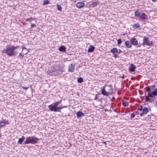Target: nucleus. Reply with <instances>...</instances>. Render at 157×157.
Listing matches in <instances>:
<instances>
[{"label": "nucleus", "instance_id": "nucleus-1", "mask_svg": "<svg viewBox=\"0 0 157 157\" xmlns=\"http://www.w3.org/2000/svg\"><path fill=\"white\" fill-rule=\"evenodd\" d=\"M60 101H56L49 105L48 106L49 110L51 111L54 112H60V110L62 109L63 107L61 106H58Z\"/></svg>", "mask_w": 157, "mask_h": 157}, {"label": "nucleus", "instance_id": "nucleus-2", "mask_svg": "<svg viewBox=\"0 0 157 157\" xmlns=\"http://www.w3.org/2000/svg\"><path fill=\"white\" fill-rule=\"evenodd\" d=\"M39 139L34 136H29L26 137L24 144H35L37 143Z\"/></svg>", "mask_w": 157, "mask_h": 157}, {"label": "nucleus", "instance_id": "nucleus-3", "mask_svg": "<svg viewBox=\"0 0 157 157\" xmlns=\"http://www.w3.org/2000/svg\"><path fill=\"white\" fill-rule=\"evenodd\" d=\"M144 90L148 93L147 95L145 96V101L146 102H151L152 100L151 98H152L154 97V95L151 92V89L150 86H148L144 88Z\"/></svg>", "mask_w": 157, "mask_h": 157}, {"label": "nucleus", "instance_id": "nucleus-4", "mask_svg": "<svg viewBox=\"0 0 157 157\" xmlns=\"http://www.w3.org/2000/svg\"><path fill=\"white\" fill-rule=\"evenodd\" d=\"M6 54L7 55L10 56H16L17 54V52L14 51L13 47L11 46H6Z\"/></svg>", "mask_w": 157, "mask_h": 157}, {"label": "nucleus", "instance_id": "nucleus-5", "mask_svg": "<svg viewBox=\"0 0 157 157\" xmlns=\"http://www.w3.org/2000/svg\"><path fill=\"white\" fill-rule=\"evenodd\" d=\"M106 87V86H104L102 88L101 90V94L105 95V96H108L110 94H112L113 93V90L112 88H110L108 90L109 92H106L105 91V87Z\"/></svg>", "mask_w": 157, "mask_h": 157}, {"label": "nucleus", "instance_id": "nucleus-6", "mask_svg": "<svg viewBox=\"0 0 157 157\" xmlns=\"http://www.w3.org/2000/svg\"><path fill=\"white\" fill-rule=\"evenodd\" d=\"M143 41L142 45L144 46L147 45L150 46L153 45V42L152 41H150L147 37H144L143 39Z\"/></svg>", "mask_w": 157, "mask_h": 157}, {"label": "nucleus", "instance_id": "nucleus-7", "mask_svg": "<svg viewBox=\"0 0 157 157\" xmlns=\"http://www.w3.org/2000/svg\"><path fill=\"white\" fill-rule=\"evenodd\" d=\"M142 112V113H140V115L141 117H144L145 115L148 112V109L146 107H144L143 108Z\"/></svg>", "mask_w": 157, "mask_h": 157}, {"label": "nucleus", "instance_id": "nucleus-8", "mask_svg": "<svg viewBox=\"0 0 157 157\" xmlns=\"http://www.w3.org/2000/svg\"><path fill=\"white\" fill-rule=\"evenodd\" d=\"M136 67L133 64H131L129 66V70L130 72H134Z\"/></svg>", "mask_w": 157, "mask_h": 157}, {"label": "nucleus", "instance_id": "nucleus-9", "mask_svg": "<svg viewBox=\"0 0 157 157\" xmlns=\"http://www.w3.org/2000/svg\"><path fill=\"white\" fill-rule=\"evenodd\" d=\"M68 70V71L69 72H73L75 70V66L72 64L69 65Z\"/></svg>", "mask_w": 157, "mask_h": 157}, {"label": "nucleus", "instance_id": "nucleus-10", "mask_svg": "<svg viewBox=\"0 0 157 157\" xmlns=\"http://www.w3.org/2000/svg\"><path fill=\"white\" fill-rule=\"evenodd\" d=\"M76 6L77 8L81 9L85 6V4L82 2H79L76 4Z\"/></svg>", "mask_w": 157, "mask_h": 157}, {"label": "nucleus", "instance_id": "nucleus-11", "mask_svg": "<svg viewBox=\"0 0 157 157\" xmlns=\"http://www.w3.org/2000/svg\"><path fill=\"white\" fill-rule=\"evenodd\" d=\"M130 41L131 44L134 46L137 45L138 43V41L135 38H132L130 40Z\"/></svg>", "mask_w": 157, "mask_h": 157}, {"label": "nucleus", "instance_id": "nucleus-12", "mask_svg": "<svg viewBox=\"0 0 157 157\" xmlns=\"http://www.w3.org/2000/svg\"><path fill=\"white\" fill-rule=\"evenodd\" d=\"M0 123L2 124L3 126H4L6 124H9V123L8 120H6L2 119V121H0Z\"/></svg>", "mask_w": 157, "mask_h": 157}, {"label": "nucleus", "instance_id": "nucleus-13", "mask_svg": "<svg viewBox=\"0 0 157 157\" xmlns=\"http://www.w3.org/2000/svg\"><path fill=\"white\" fill-rule=\"evenodd\" d=\"M125 44L127 48H131L132 46L130 41L127 40L125 42Z\"/></svg>", "mask_w": 157, "mask_h": 157}, {"label": "nucleus", "instance_id": "nucleus-14", "mask_svg": "<svg viewBox=\"0 0 157 157\" xmlns=\"http://www.w3.org/2000/svg\"><path fill=\"white\" fill-rule=\"evenodd\" d=\"M76 114L78 118H80L84 116V114L82 112L80 111L77 112Z\"/></svg>", "mask_w": 157, "mask_h": 157}, {"label": "nucleus", "instance_id": "nucleus-15", "mask_svg": "<svg viewBox=\"0 0 157 157\" xmlns=\"http://www.w3.org/2000/svg\"><path fill=\"white\" fill-rule=\"evenodd\" d=\"M146 17L147 15L143 13L140 16L139 18L140 19L144 20L146 19Z\"/></svg>", "mask_w": 157, "mask_h": 157}, {"label": "nucleus", "instance_id": "nucleus-16", "mask_svg": "<svg viewBox=\"0 0 157 157\" xmlns=\"http://www.w3.org/2000/svg\"><path fill=\"white\" fill-rule=\"evenodd\" d=\"M25 138L24 136H22L21 138L19 139L18 141L17 142L18 144H21L25 140Z\"/></svg>", "mask_w": 157, "mask_h": 157}, {"label": "nucleus", "instance_id": "nucleus-17", "mask_svg": "<svg viewBox=\"0 0 157 157\" xmlns=\"http://www.w3.org/2000/svg\"><path fill=\"white\" fill-rule=\"evenodd\" d=\"M95 49V47L93 45H90L89 47L88 52H93Z\"/></svg>", "mask_w": 157, "mask_h": 157}, {"label": "nucleus", "instance_id": "nucleus-18", "mask_svg": "<svg viewBox=\"0 0 157 157\" xmlns=\"http://www.w3.org/2000/svg\"><path fill=\"white\" fill-rule=\"evenodd\" d=\"M110 52H112L113 53V54L114 53H118V51L117 48H115L111 49Z\"/></svg>", "mask_w": 157, "mask_h": 157}, {"label": "nucleus", "instance_id": "nucleus-19", "mask_svg": "<svg viewBox=\"0 0 157 157\" xmlns=\"http://www.w3.org/2000/svg\"><path fill=\"white\" fill-rule=\"evenodd\" d=\"M59 50L61 52H65L66 51V48L65 46H62L59 48Z\"/></svg>", "mask_w": 157, "mask_h": 157}, {"label": "nucleus", "instance_id": "nucleus-20", "mask_svg": "<svg viewBox=\"0 0 157 157\" xmlns=\"http://www.w3.org/2000/svg\"><path fill=\"white\" fill-rule=\"evenodd\" d=\"M122 105L126 107L129 104L128 102H126L125 101L123 100H122Z\"/></svg>", "mask_w": 157, "mask_h": 157}, {"label": "nucleus", "instance_id": "nucleus-21", "mask_svg": "<svg viewBox=\"0 0 157 157\" xmlns=\"http://www.w3.org/2000/svg\"><path fill=\"white\" fill-rule=\"evenodd\" d=\"M151 92L153 94L154 97L157 96V88H155V89L154 91H152Z\"/></svg>", "mask_w": 157, "mask_h": 157}, {"label": "nucleus", "instance_id": "nucleus-22", "mask_svg": "<svg viewBox=\"0 0 157 157\" xmlns=\"http://www.w3.org/2000/svg\"><path fill=\"white\" fill-rule=\"evenodd\" d=\"M152 101H153L154 104L157 106V99L155 97L152 99Z\"/></svg>", "mask_w": 157, "mask_h": 157}, {"label": "nucleus", "instance_id": "nucleus-23", "mask_svg": "<svg viewBox=\"0 0 157 157\" xmlns=\"http://www.w3.org/2000/svg\"><path fill=\"white\" fill-rule=\"evenodd\" d=\"M83 81V78L82 77H79L78 78L77 82L78 83H81Z\"/></svg>", "mask_w": 157, "mask_h": 157}, {"label": "nucleus", "instance_id": "nucleus-24", "mask_svg": "<svg viewBox=\"0 0 157 157\" xmlns=\"http://www.w3.org/2000/svg\"><path fill=\"white\" fill-rule=\"evenodd\" d=\"M98 4V2H94L93 3H92L91 5H92V7H94L96 6L97 4Z\"/></svg>", "mask_w": 157, "mask_h": 157}, {"label": "nucleus", "instance_id": "nucleus-25", "mask_svg": "<svg viewBox=\"0 0 157 157\" xmlns=\"http://www.w3.org/2000/svg\"><path fill=\"white\" fill-rule=\"evenodd\" d=\"M135 15L136 17H140V13L138 11H135Z\"/></svg>", "mask_w": 157, "mask_h": 157}, {"label": "nucleus", "instance_id": "nucleus-26", "mask_svg": "<svg viewBox=\"0 0 157 157\" xmlns=\"http://www.w3.org/2000/svg\"><path fill=\"white\" fill-rule=\"evenodd\" d=\"M133 27L135 28H138L140 27V25L138 23H137L134 24Z\"/></svg>", "mask_w": 157, "mask_h": 157}, {"label": "nucleus", "instance_id": "nucleus-27", "mask_svg": "<svg viewBox=\"0 0 157 157\" xmlns=\"http://www.w3.org/2000/svg\"><path fill=\"white\" fill-rule=\"evenodd\" d=\"M57 9L58 10L61 11L62 10V8L61 6L59 5H57Z\"/></svg>", "mask_w": 157, "mask_h": 157}, {"label": "nucleus", "instance_id": "nucleus-28", "mask_svg": "<svg viewBox=\"0 0 157 157\" xmlns=\"http://www.w3.org/2000/svg\"><path fill=\"white\" fill-rule=\"evenodd\" d=\"M150 87L151 88V90H154V91L155 89V85H153Z\"/></svg>", "mask_w": 157, "mask_h": 157}, {"label": "nucleus", "instance_id": "nucleus-29", "mask_svg": "<svg viewBox=\"0 0 157 157\" xmlns=\"http://www.w3.org/2000/svg\"><path fill=\"white\" fill-rule=\"evenodd\" d=\"M34 19L33 18H29L25 19V21H29L31 22Z\"/></svg>", "mask_w": 157, "mask_h": 157}, {"label": "nucleus", "instance_id": "nucleus-30", "mask_svg": "<svg viewBox=\"0 0 157 157\" xmlns=\"http://www.w3.org/2000/svg\"><path fill=\"white\" fill-rule=\"evenodd\" d=\"M49 3V1L48 0L44 1L43 4L44 5H47Z\"/></svg>", "mask_w": 157, "mask_h": 157}, {"label": "nucleus", "instance_id": "nucleus-31", "mask_svg": "<svg viewBox=\"0 0 157 157\" xmlns=\"http://www.w3.org/2000/svg\"><path fill=\"white\" fill-rule=\"evenodd\" d=\"M122 42V41L121 40V39H119L118 40H117V44L118 45H120L121 44Z\"/></svg>", "mask_w": 157, "mask_h": 157}, {"label": "nucleus", "instance_id": "nucleus-32", "mask_svg": "<svg viewBox=\"0 0 157 157\" xmlns=\"http://www.w3.org/2000/svg\"><path fill=\"white\" fill-rule=\"evenodd\" d=\"M143 106L141 105H140L139 107V108H138V110H140V111H142L143 110Z\"/></svg>", "mask_w": 157, "mask_h": 157}, {"label": "nucleus", "instance_id": "nucleus-33", "mask_svg": "<svg viewBox=\"0 0 157 157\" xmlns=\"http://www.w3.org/2000/svg\"><path fill=\"white\" fill-rule=\"evenodd\" d=\"M12 47H13V49L14 51H15V49L16 48H19V46H12Z\"/></svg>", "mask_w": 157, "mask_h": 157}, {"label": "nucleus", "instance_id": "nucleus-34", "mask_svg": "<svg viewBox=\"0 0 157 157\" xmlns=\"http://www.w3.org/2000/svg\"><path fill=\"white\" fill-rule=\"evenodd\" d=\"M1 52L3 53H6V52H6V49H4L3 50H2Z\"/></svg>", "mask_w": 157, "mask_h": 157}, {"label": "nucleus", "instance_id": "nucleus-35", "mask_svg": "<svg viewBox=\"0 0 157 157\" xmlns=\"http://www.w3.org/2000/svg\"><path fill=\"white\" fill-rule=\"evenodd\" d=\"M135 117V114H134L133 113H132L131 114V118H134Z\"/></svg>", "mask_w": 157, "mask_h": 157}, {"label": "nucleus", "instance_id": "nucleus-36", "mask_svg": "<svg viewBox=\"0 0 157 157\" xmlns=\"http://www.w3.org/2000/svg\"><path fill=\"white\" fill-rule=\"evenodd\" d=\"M105 86H106L110 88H112L113 86L111 84L108 85L107 86H106V85H105Z\"/></svg>", "mask_w": 157, "mask_h": 157}, {"label": "nucleus", "instance_id": "nucleus-37", "mask_svg": "<svg viewBox=\"0 0 157 157\" xmlns=\"http://www.w3.org/2000/svg\"><path fill=\"white\" fill-rule=\"evenodd\" d=\"M113 56L115 58H117L118 56V54L116 53L113 54Z\"/></svg>", "mask_w": 157, "mask_h": 157}, {"label": "nucleus", "instance_id": "nucleus-38", "mask_svg": "<svg viewBox=\"0 0 157 157\" xmlns=\"http://www.w3.org/2000/svg\"><path fill=\"white\" fill-rule=\"evenodd\" d=\"M21 88H22V89H24L25 90H26L28 89V88H29V87H26L22 86H21Z\"/></svg>", "mask_w": 157, "mask_h": 157}, {"label": "nucleus", "instance_id": "nucleus-39", "mask_svg": "<svg viewBox=\"0 0 157 157\" xmlns=\"http://www.w3.org/2000/svg\"><path fill=\"white\" fill-rule=\"evenodd\" d=\"M18 56H21V58H22L23 57V55H22L21 53H20L19 54V55Z\"/></svg>", "mask_w": 157, "mask_h": 157}, {"label": "nucleus", "instance_id": "nucleus-40", "mask_svg": "<svg viewBox=\"0 0 157 157\" xmlns=\"http://www.w3.org/2000/svg\"><path fill=\"white\" fill-rule=\"evenodd\" d=\"M36 26L34 24H32L31 25V27L32 28H33L34 27H35Z\"/></svg>", "mask_w": 157, "mask_h": 157}, {"label": "nucleus", "instance_id": "nucleus-41", "mask_svg": "<svg viewBox=\"0 0 157 157\" xmlns=\"http://www.w3.org/2000/svg\"><path fill=\"white\" fill-rule=\"evenodd\" d=\"M3 127L2 125V124L0 123V128H1L2 127Z\"/></svg>", "mask_w": 157, "mask_h": 157}, {"label": "nucleus", "instance_id": "nucleus-42", "mask_svg": "<svg viewBox=\"0 0 157 157\" xmlns=\"http://www.w3.org/2000/svg\"><path fill=\"white\" fill-rule=\"evenodd\" d=\"M122 78H124L125 77L124 75H123L122 76H121Z\"/></svg>", "mask_w": 157, "mask_h": 157}, {"label": "nucleus", "instance_id": "nucleus-43", "mask_svg": "<svg viewBox=\"0 0 157 157\" xmlns=\"http://www.w3.org/2000/svg\"><path fill=\"white\" fill-rule=\"evenodd\" d=\"M107 142H103L102 143H103L105 144H107Z\"/></svg>", "mask_w": 157, "mask_h": 157}, {"label": "nucleus", "instance_id": "nucleus-44", "mask_svg": "<svg viewBox=\"0 0 157 157\" xmlns=\"http://www.w3.org/2000/svg\"><path fill=\"white\" fill-rule=\"evenodd\" d=\"M121 52H122V51H121V50H119V52H118V53H120Z\"/></svg>", "mask_w": 157, "mask_h": 157}, {"label": "nucleus", "instance_id": "nucleus-45", "mask_svg": "<svg viewBox=\"0 0 157 157\" xmlns=\"http://www.w3.org/2000/svg\"><path fill=\"white\" fill-rule=\"evenodd\" d=\"M152 1L153 2H155L156 1H157V0H152Z\"/></svg>", "mask_w": 157, "mask_h": 157}, {"label": "nucleus", "instance_id": "nucleus-46", "mask_svg": "<svg viewBox=\"0 0 157 157\" xmlns=\"http://www.w3.org/2000/svg\"><path fill=\"white\" fill-rule=\"evenodd\" d=\"M26 49V48L25 47H23V49H22V50H23V49Z\"/></svg>", "mask_w": 157, "mask_h": 157}, {"label": "nucleus", "instance_id": "nucleus-47", "mask_svg": "<svg viewBox=\"0 0 157 157\" xmlns=\"http://www.w3.org/2000/svg\"><path fill=\"white\" fill-rule=\"evenodd\" d=\"M56 71V69H54L53 70V71L54 72V71Z\"/></svg>", "mask_w": 157, "mask_h": 157}, {"label": "nucleus", "instance_id": "nucleus-48", "mask_svg": "<svg viewBox=\"0 0 157 157\" xmlns=\"http://www.w3.org/2000/svg\"><path fill=\"white\" fill-rule=\"evenodd\" d=\"M98 98L96 96V97H95L94 99H97Z\"/></svg>", "mask_w": 157, "mask_h": 157}, {"label": "nucleus", "instance_id": "nucleus-49", "mask_svg": "<svg viewBox=\"0 0 157 157\" xmlns=\"http://www.w3.org/2000/svg\"><path fill=\"white\" fill-rule=\"evenodd\" d=\"M141 45V44H139V45H138V47H140V45Z\"/></svg>", "mask_w": 157, "mask_h": 157}, {"label": "nucleus", "instance_id": "nucleus-50", "mask_svg": "<svg viewBox=\"0 0 157 157\" xmlns=\"http://www.w3.org/2000/svg\"><path fill=\"white\" fill-rule=\"evenodd\" d=\"M156 151H157V150H156Z\"/></svg>", "mask_w": 157, "mask_h": 157}]
</instances>
